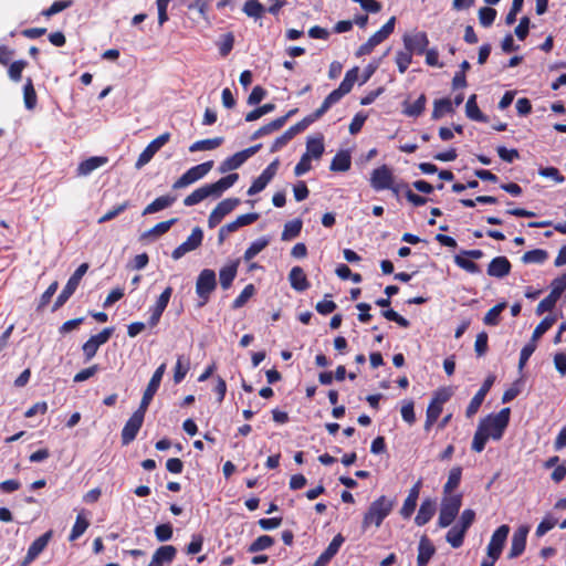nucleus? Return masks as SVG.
Wrapping results in <instances>:
<instances>
[{"mask_svg": "<svg viewBox=\"0 0 566 566\" xmlns=\"http://www.w3.org/2000/svg\"><path fill=\"white\" fill-rule=\"evenodd\" d=\"M395 505V501L385 495L373 501L364 515L363 530H367L370 525L379 527L384 520L390 514Z\"/></svg>", "mask_w": 566, "mask_h": 566, "instance_id": "1", "label": "nucleus"}, {"mask_svg": "<svg viewBox=\"0 0 566 566\" xmlns=\"http://www.w3.org/2000/svg\"><path fill=\"white\" fill-rule=\"evenodd\" d=\"M511 409L509 407L501 409L495 415H489L480 420L479 426L483 428L493 440H500L510 422Z\"/></svg>", "mask_w": 566, "mask_h": 566, "instance_id": "2", "label": "nucleus"}, {"mask_svg": "<svg viewBox=\"0 0 566 566\" xmlns=\"http://www.w3.org/2000/svg\"><path fill=\"white\" fill-rule=\"evenodd\" d=\"M462 493L446 494L442 493V500L438 517V526L446 528L450 526L458 516L462 506Z\"/></svg>", "mask_w": 566, "mask_h": 566, "instance_id": "3", "label": "nucleus"}, {"mask_svg": "<svg viewBox=\"0 0 566 566\" xmlns=\"http://www.w3.org/2000/svg\"><path fill=\"white\" fill-rule=\"evenodd\" d=\"M370 187L376 191L390 190L398 195L401 190L402 184H395V176L392 168L388 165H381L375 168L370 174Z\"/></svg>", "mask_w": 566, "mask_h": 566, "instance_id": "4", "label": "nucleus"}, {"mask_svg": "<svg viewBox=\"0 0 566 566\" xmlns=\"http://www.w3.org/2000/svg\"><path fill=\"white\" fill-rule=\"evenodd\" d=\"M88 270V263H82L71 275L69 281L66 282L65 286L61 291V293L57 295L53 306L52 312H56L59 308H61L69 298L74 294L77 286L80 285V282L82 277L85 275V273Z\"/></svg>", "mask_w": 566, "mask_h": 566, "instance_id": "5", "label": "nucleus"}, {"mask_svg": "<svg viewBox=\"0 0 566 566\" xmlns=\"http://www.w3.org/2000/svg\"><path fill=\"white\" fill-rule=\"evenodd\" d=\"M358 72H359V69L358 66H355L350 70H348L343 78V81L340 82L339 86L332 91L326 97L325 99L323 101L325 103V105L331 108L334 104L338 103L343 96H345L346 94H348L355 82L357 81L358 78Z\"/></svg>", "mask_w": 566, "mask_h": 566, "instance_id": "6", "label": "nucleus"}, {"mask_svg": "<svg viewBox=\"0 0 566 566\" xmlns=\"http://www.w3.org/2000/svg\"><path fill=\"white\" fill-rule=\"evenodd\" d=\"M217 287L216 273L213 270H202L197 279L196 293L201 300L199 306H203L210 298L211 293Z\"/></svg>", "mask_w": 566, "mask_h": 566, "instance_id": "7", "label": "nucleus"}, {"mask_svg": "<svg viewBox=\"0 0 566 566\" xmlns=\"http://www.w3.org/2000/svg\"><path fill=\"white\" fill-rule=\"evenodd\" d=\"M146 411V409H142L140 407H138L137 410H135L130 418L126 421L120 433L123 446H128L136 439L144 423Z\"/></svg>", "mask_w": 566, "mask_h": 566, "instance_id": "8", "label": "nucleus"}, {"mask_svg": "<svg viewBox=\"0 0 566 566\" xmlns=\"http://www.w3.org/2000/svg\"><path fill=\"white\" fill-rule=\"evenodd\" d=\"M213 167V161L208 160L197 166L189 168L181 177H179L172 185L174 189L185 188L197 180L203 178Z\"/></svg>", "mask_w": 566, "mask_h": 566, "instance_id": "9", "label": "nucleus"}, {"mask_svg": "<svg viewBox=\"0 0 566 566\" xmlns=\"http://www.w3.org/2000/svg\"><path fill=\"white\" fill-rule=\"evenodd\" d=\"M240 205L239 198H227L220 201L216 208L210 212L208 218V227L210 229L216 228L222 219L232 212Z\"/></svg>", "mask_w": 566, "mask_h": 566, "instance_id": "10", "label": "nucleus"}, {"mask_svg": "<svg viewBox=\"0 0 566 566\" xmlns=\"http://www.w3.org/2000/svg\"><path fill=\"white\" fill-rule=\"evenodd\" d=\"M165 371H166V364L163 363L161 365H159L157 367V369L153 374V376L143 394V397H142V400L139 403V407L142 409H146V410L148 409V406L150 405L154 396L156 395V392L160 386V382H161Z\"/></svg>", "mask_w": 566, "mask_h": 566, "instance_id": "11", "label": "nucleus"}, {"mask_svg": "<svg viewBox=\"0 0 566 566\" xmlns=\"http://www.w3.org/2000/svg\"><path fill=\"white\" fill-rule=\"evenodd\" d=\"M172 287L171 286H167L163 292L161 294L159 295V297L157 298L156 303L154 306H151L149 308V312H150V316L148 318V326L149 327H155L158 325L159 321H160V317L163 315V313L165 312L169 301H170V297L172 295Z\"/></svg>", "mask_w": 566, "mask_h": 566, "instance_id": "12", "label": "nucleus"}, {"mask_svg": "<svg viewBox=\"0 0 566 566\" xmlns=\"http://www.w3.org/2000/svg\"><path fill=\"white\" fill-rule=\"evenodd\" d=\"M510 533V526L503 524L499 526L492 534L490 543L486 548L488 555L501 557L504 544Z\"/></svg>", "mask_w": 566, "mask_h": 566, "instance_id": "13", "label": "nucleus"}, {"mask_svg": "<svg viewBox=\"0 0 566 566\" xmlns=\"http://www.w3.org/2000/svg\"><path fill=\"white\" fill-rule=\"evenodd\" d=\"M53 532L50 530L34 539L28 548L27 555L20 566H28L32 563L48 546Z\"/></svg>", "mask_w": 566, "mask_h": 566, "instance_id": "14", "label": "nucleus"}, {"mask_svg": "<svg viewBox=\"0 0 566 566\" xmlns=\"http://www.w3.org/2000/svg\"><path fill=\"white\" fill-rule=\"evenodd\" d=\"M530 532L528 526L521 525L513 534L511 541V548L507 557L510 559L516 558L523 554L526 546V538Z\"/></svg>", "mask_w": 566, "mask_h": 566, "instance_id": "15", "label": "nucleus"}, {"mask_svg": "<svg viewBox=\"0 0 566 566\" xmlns=\"http://www.w3.org/2000/svg\"><path fill=\"white\" fill-rule=\"evenodd\" d=\"M239 179V175L233 172L226 177L220 178L218 181L213 184H207L203 187L207 198L210 196L220 197L223 191L232 187L237 180Z\"/></svg>", "mask_w": 566, "mask_h": 566, "instance_id": "16", "label": "nucleus"}, {"mask_svg": "<svg viewBox=\"0 0 566 566\" xmlns=\"http://www.w3.org/2000/svg\"><path fill=\"white\" fill-rule=\"evenodd\" d=\"M429 40L426 32H417L415 34L403 36L405 49L411 53L423 54L428 48Z\"/></svg>", "mask_w": 566, "mask_h": 566, "instance_id": "17", "label": "nucleus"}, {"mask_svg": "<svg viewBox=\"0 0 566 566\" xmlns=\"http://www.w3.org/2000/svg\"><path fill=\"white\" fill-rule=\"evenodd\" d=\"M512 264L506 256H495L488 265V275L496 279H503L510 274Z\"/></svg>", "mask_w": 566, "mask_h": 566, "instance_id": "18", "label": "nucleus"}, {"mask_svg": "<svg viewBox=\"0 0 566 566\" xmlns=\"http://www.w3.org/2000/svg\"><path fill=\"white\" fill-rule=\"evenodd\" d=\"M345 537L339 533L334 536L327 548L318 556L312 566H327L332 558L338 553Z\"/></svg>", "mask_w": 566, "mask_h": 566, "instance_id": "19", "label": "nucleus"}, {"mask_svg": "<svg viewBox=\"0 0 566 566\" xmlns=\"http://www.w3.org/2000/svg\"><path fill=\"white\" fill-rule=\"evenodd\" d=\"M436 554V547L431 539L423 535L418 545L417 566L428 565L429 560Z\"/></svg>", "mask_w": 566, "mask_h": 566, "instance_id": "20", "label": "nucleus"}, {"mask_svg": "<svg viewBox=\"0 0 566 566\" xmlns=\"http://www.w3.org/2000/svg\"><path fill=\"white\" fill-rule=\"evenodd\" d=\"M436 513V501L432 499H424L420 507L418 510V513L415 517V523L418 526L426 525L434 515Z\"/></svg>", "mask_w": 566, "mask_h": 566, "instance_id": "21", "label": "nucleus"}, {"mask_svg": "<svg viewBox=\"0 0 566 566\" xmlns=\"http://www.w3.org/2000/svg\"><path fill=\"white\" fill-rule=\"evenodd\" d=\"M108 161L105 156H93L80 163L76 172L77 176H87Z\"/></svg>", "mask_w": 566, "mask_h": 566, "instance_id": "22", "label": "nucleus"}, {"mask_svg": "<svg viewBox=\"0 0 566 566\" xmlns=\"http://www.w3.org/2000/svg\"><path fill=\"white\" fill-rule=\"evenodd\" d=\"M289 281L291 286L297 291L303 292L310 287V282L301 266H294L290 271Z\"/></svg>", "mask_w": 566, "mask_h": 566, "instance_id": "23", "label": "nucleus"}, {"mask_svg": "<svg viewBox=\"0 0 566 566\" xmlns=\"http://www.w3.org/2000/svg\"><path fill=\"white\" fill-rule=\"evenodd\" d=\"M352 167V157L348 150H339L332 159L329 169L335 172L348 171Z\"/></svg>", "mask_w": 566, "mask_h": 566, "instance_id": "24", "label": "nucleus"}, {"mask_svg": "<svg viewBox=\"0 0 566 566\" xmlns=\"http://www.w3.org/2000/svg\"><path fill=\"white\" fill-rule=\"evenodd\" d=\"M239 262V260L232 261L220 270L219 277L223 290H228L232 285L237 276Z\"/></svg>", "mask_w": 566, "mask_h": 566, "instance_id": "25", "label": "nucleus"}, {"mask_svg": "<svg viewBox=\"0 0 566 566\" xmlns=\"http://www.w3.org/2000/svg\"><path fill=\"white\" fill-rule=\"evenodd\" d=\"M465 115L470 119L475 120V122H480V123L489 122V117L486 115H484L478 106L475 94L471 95L467 101Z\"/></svg>", "mask_w": 566, "mask_h": 566, "instance_id": "26", "label": "nucleus"}, {"mask_svg": "<svg viewBox=\"0 0 566 566\" xmlns=\"http://www.w3.org/2000/svg\"><path fill=\"white\" fill-rule=\"evenodd\" d=\"M324 136L318 134L316 137H308L306 140V151L311 158L319 159L324 154Z\"/></svg>", "mask_w": 566, "mask_h": 566, "instance_id": "27", "label": "nucleus"}, {"mask_svg": "<svg viewBox=\"0 0 566 566\" xmlns=\"http://www.w3.org/2000/svg\"><path fill=\"white\" fill-rule=\"evenodd\" d=\"M462 478V468L460 465L453 467L449 471L448 480L443 485L442 493L455 494L454 490L460 485Z\"/></svg>", "mask_w": 566, "mask_h": 566, "instance_id": "28", "label": "nucleus"}, {"mask_svg": "<svg viewBox=\"0 0 566 566\" xmlns=\"http://www.w3.org/2000/svg\"><path fill=\"white\" fill-rule=\"evenodd\" d=\"M454 108L452 105V101L450 98H439L433 102V111L431 114V118L433 120H438L442 118L446 114L453 113Z\"/></svg>", "mask_w": 566, "mask_h": 566, "instance_id": "29", "label": "nucleus"}, {"mask_svg": "<svg viewBox=\"0 0 566 566\" xmlns=\"http://www.w3.org/2000/svg\"><path fill=\"white\" fill-rule=\"evenodd\" d=\"M176 200L174 196H161L150 202L143 211V214H151L170 207Z\"/></svg>", "mask_w": 566, "mask_h": 566, "instance_id": "30", "label": "nucleus"}, {"mask_svg": "<svg viewBox=\"0 0 566 566\" xmlns=\"http://www.w3.org/2000/svg\"><path fill=\"white\" fill-rule=\"evenodd\" d=\"M176 222H177V218L161 221V222L157 223L156 226H154L148 231L144 232L142 234L140 239H147V238L156 239V238L167 233Z\"/></svg>", "mask_w": 566, "mask_h": 566, "instance_id": "31", "label": "nucleus"}, {"mask_svg": "<svg viewBox=\"0 0 566 566\" xmlns=\"http://www.w3.org/2000/svg\"><path fill=\"white\" fill-rule=\"evenodd\" d=\"M224 142L223 137H214L208 139L197 140L190 145L189 150L191 153L202 151V150H212L221 146Z\"/></svg>", "mask_w": 566, "mask_h": 566, "instance_id": "32", "label": "nucleus"}, {"mask_svg": "<svg viewBox=\"0 0 566 566\" xmlns=\"http://www.w3.org/2000/svg\"><path fill=\"white\" fill-rule=\"evenodd\" d=\"M467 531L459 525H453L446 534V541L453 548H459L463 545Z\"/></svg>", "mask_w": 566, "mask_h": 566, "instance_id": "33", "label": "nucleus"}, {"mask_svg": "<svg viewBox=\"0 0 566 566\" xmlns=\"http://www.w3.org/2000/svg\"><path fill=\"white\" fill-rule=\"evenodd\" d=\"M270 243V239L268 237L259 238L253 241L250 247L245 250L243 254V260L245 262L252 261L254 256H256L262 250H264Z\"/></svg>", "mask_w": 566, "mask_h": 566, "instance_id": "34", "label": "nucleus"}, {"mask_svg": "<svg viewBox=\"0 0 566 566\" xmlns=\"http://www.w3.org/2000/svg\"><path fill=\"white\" fill-rule=\"evenodd\" d=\"M23 101L25 108L29 111L34 109L38 102L36 92L31 77H28L23 86Z\"/></svg>", "mask_w": 566, "mask_h": 566, "instance_id": "35", "label": "nucleus"}, {"mask_svg": "<svg viewBox=\"0 0 566 566\" xmlns=\"http://www.w3.org/2000/svg\"><path fill=\"white\" fill-rule=\"evenodd\" d=\"M548 259V252L544 249L526 251L522 256L524 264H543Z\"/></svg>", "mask_w": 566, "mask_h": 566, "instance_id": "36", "label": "nucleus"}, {"mask_svg": "<svg viewBox=\"0 0 566 566\" xmlns=\"http://www.w3.org/2000/svg\"><path fill=\"white\" fill-rule=\"evenodd\" d=\"M426 104L427 97L421 94L413 103L405 105L403 113L410 117H418L424 112Z\"/></svg>", "mask_w": 566, "mask_h": 566, "instance_id": "37", "label": "nucleus"}, {"mask_svg": "<svg viewBox=\"0 0 566 566\" xmlns=\"http://www.w3.org/2000/svg\"><path fill=\"white\" fill-rule=\"evenodd\" d=\"M88 526L90 522L87 521V518L83 515V513H78L75 523L71 530V533L69 535V541L73 542L85 533Z\"/></svg>", "mask_w": 566, "mask_h": 566, "instance_id": "38", "label": "nucleus"}, {"mask_svg": "<svg viewBox=\"0 0 566 566\" xmlns=\"http://www.w3.org/2000/svg\"><path fill=\"white\" fill-rule=\"evenodd\" d=\"M329 108L323 102L322 105L312 114L305 116L303 119L296 123L298 130L304 132L311 124L321 118Z\"/></svg>", "mask_w": 566, "mask_h": 566, "instance_id": "39", "label": "nucleus"}, {"mask_svg": "<svg viewBox=\"0 0 566 566\" xmlns=\"http://www.w3.org/2000/svg\"><path fill=\"white\" fill-rule=\"evenodd\" d=\"M190 369L189 359L184 356H178L175 368H174V381L180 384Z\"/></svg>", "mask_w": 566, "mask_h": 566, "instance_id": "40", "label": "nucleus"}, {"mask_svg": "<svg viewBox=\"0 0 566 566\" xmlns=\"http://www.w3.org/2000/svg\"><path fill=\"white\" fill-rule=\"evenodd\" d=\"M384 41L385 39L378 32H375L365 43L358 48L356 55L363 56L370 54L374 49Z\"/></svg>", "mask_w": 566, "mask_h": 566, "instance_id": "41", "label": "nucleus"}, {"mask_svg": "<svg viewBox=\"0 0 566 566\" xmlns=\"http://www.w3.org/2000/svg\"><path fill=\"white\" fill-rule=\"evenodd\" d=\"M506 307V303L505 302H502V303H499L496 305H494L492 308H490L484 318H483V323L488 326H496L499 325L500 323V316H501V313L504 311V308Z\"/></svg>", "mask_w": 566, "mask_h": 566, "instance_id": "42", "label": "nucleus"}, {"mask_svg": "<svg viewBox=\"0 0 566 566\" xmlns=\"http://www.w3.org/2000/svg\"><path fill=\"white\" fill-rule=\"evenodd\" d=\"M556 319L557 318L555 315L545 316L533 331L532 340L536 342L538 338H541L548 329L553 327V325L556 323Z\"/></svg>", "mask_w": 566, "mask_h": 566, "instance_id": "43", "label": "nucleus"}, {"mask_svg": "<svg viewBox=\"0 0 566 566\" xmlns=\"http://www.w3.org/2000/svg\"><path fill=\"white\" fill-rule=\"evenodd\" d=\"M243 12L248 17L259 19L265 12V8L259 0H247L243 4Z\"/></svg>", "mask_w": 566, "mask_h": 566, "instance_id": "44", "label": "nucleus"}, {"mask_svg": "<svg viewBox=\"0 0 566 566\" xmlns=\"http://www.w3.org/2000/svg\"><path fill=\"white\" fill-rule=\"evenodd\" d=\"M177 555V549L172 545H164L157 548L154 553V556L160 560L161 564L164 563H171Z\"/></svg>", "mask_w": 566, "mask_h": 566, "instance_id": "45", "label": "nucleus"}, {"mask_svg": "<svg viewBox=\"0 0 566 566\" xmlns=\"http://www.w3.org/2000/svg\"><path fill=\"white\" fill-rule=\"evenodd\" d=\"M73 6V0H57L54 1L48 9L41 11V15L51 18L54 14L62 12Z\"/></svg>", "mask_w": 566, "mask_h": 566, "instance_id": "46", "label": "nucleus"}, {"mask_svg": "<svg viewBox=\"0 0 566 566\" xmlns=\"http://www.w3.org/2000/svg\"><path fill=\"white\" fill-rule=\"evenodd\" d=\"M255 293V287L253 284H248L242 291L241 293L234 298V301L232 302V308L233 310H238V308H241L242 306H244L248 301L254 295Z\"/></svg>", "mask_w": 566, "mask_h": 566, "instance_id": "47", "label": "nucleus"}, {"mask_svg": "<svg viewBox=\"0 0 566 566\" xmlns=\"http://www.w3.org/2000/svg\"><path fill=\"white\" fill-rule=\"evenodd\" d=\"M274 544V538L270 535H261L248 547L249 553H256L270 548Z\"/></svg>", "mask_w": 566, "mask_h": 566, "instance_id": "48", "label": "nucleus"}, {"mask_svg": "<svg viewBox=\"0 0 566 566\" xmlns=\"http://www.w3.org/2000/svg\"><path fill=\"white\" fill-rule=\"evenodd\" d=\"M203 240V232L201 228L196 227L192 229L191 234L187 238L185 242H182L184 245L188 249V251H193L197 248H199Z\"/></svg>", "mask_w": 566, "mask_h": 566, "instance_id": "49", "label": "nucleus"}, {"mask_svg": "<svg viewBox=\"0 0 566 566\" xmlns=\"http://www.w3.org/2000/svg\"><path fill=\"white\" fill-rule=\"evenodd\" d=\"M558 523V520L554 517L552 514H546L541 523L536 527L535 535L537 537L544 536L547 532L553 530Z\"/></svg>", "mask_w": 566, "mask_h": 566, "instance_id": "50", "label": "nucleus"}, {"mask_svg": "<svg viewBox=\"0 0 566 566\" xmlns=\"http://www.w3.org/2000/svg\"><path fill=\"white\" fill-rule=\"evenodd\" d=\"M302 226L303 223L298 219L285 223L284 230L282 232V240H291L293 238H296L302 230Z\"/></svg>", "mask_w": 566, "mask_h": 566, "instance_id": "51", "label": "nucleus"}, {"mask_svg": "<svg viewBox=\"0 0 566 566\" xmlns=\"http://www.w3.org/2000/svg\"><path fill=\"white\" fill-rule=\"evenodd\" d=\"M234 45V35L232 32H228L222 35L218 42V49L221 56L226 57L230 54Z\"/></svg>", "mask_w": 566, "mask_h": 566, "instance_id": "52", "label": "nucleus"}, {"mask_svg": "<svg viewBox=\"0 0 566 566\" xmlns=\"http://www.w3.org/2000/svg\"><path fill=\"white\" fill-rule=\"evenodd\" d=\"M28 62L24 60H18L12 62L8 69V75L13 82H20L22 78V72L27 67Z\"/></svg>", "mask_w": 566, "mask_h": 566, "instance_id": "53", "label": "nucleus"}, {"mask_svg": "<svg viewBox=\"0 0 566 566\" xmlns=\"http://www.w3.org/2000/svg\"><path fill=\"white\" fill-rule=\"evenodd\" d=\"M57 287H59V283H57V281H54L43 292V294L41 295V297L39 300L38 306H36L38 312H41L46 307V305L51 302L52 296L56 293Z\"/></svg>", "mask_w": 566, "mask_h": 566, "instance_id": "54", "label": "nucleus"}, {"mask_svg": "<svg viewBox=\"0 0 566 566\" xmlns=\"http://www.w3.org/2000/svg\"><path fill=\"white\" fill-rule=\"evenodd\" d=\"M454 263L469 273H479L480 266L462 253L454 256Z\"/></svg>", "mask_w": 566, "mask_h": 566, "instance_id": "55", "label": "nucleus"}, {"mask_svg": "<svg viewBox=\"0 0 566 566\" xmlns=\"http://www.w3.org/2000/svg\"><path fill=\"white\" fill-rule=\"evenodd\" d=\"M489 438L491 437L484 432L483 428L478 427L472 441V450L478 453L482 452Z\"/></svg>", "mask_w": 566, "mask_h": 566, "instance_id": "56", "label": "nucleus"}, {"mask_svg": "<svg viewBox=\"0 0 566 566\" xmlns=\"http://www.w3.org/2000/svg\"><path fill=\"white\" fill-rule=\"evenodd\" d=\"M244 159L242 156L239 155V151L234 155L228 157L226 160L222 161L220 166V171L226 172L228 170H234L238 169L240 166L244 164Z\"/></svg>", "mask_w": 566, "mask_h": 566, "instance_id": "57", "label": "nucleus"}, {"mask_svg": "<svg viewBox=\"0 0 566 566\" xmlns=\"http://www.w3.org/2000/svg\"><path fill=\"white\" fill-rule=\"evenodd\" d=\"M412 62V53L405 49L396 54V64L400 73H405Z\"/></svg>", "mask_w": 566, "mask_h": 566, "instance_id": "58", "label": "nucleus"}, {"mask_svg": "<svg viewBox=\"0 0 566 566\" xmlns=\"http://www.w3.org/2000/svg\"><path fill=\"white\" fill-rule=\"evenodd\" d=\"M496 18V10L491 7H483L479 10V20L481 25L488 28L492 25Z\"/></svg>", "mask_w": 566, "mask_h": 566, "instance_id": "59", "label": "nucleus"}, {"mask_svg": "<svg viewBox=\"0 0 566 566\" xmlns=\"http://www.w3.org/2000/svg\"><path fill=\"white\" fill-rule=\"evenodd\" d=\"M381 315L386 319H388L390 322H395L400 327L408 328L410 326V322L407 318H405L403 316H401L400 314H398L396 311H394L391 308L382 310Z\"/></svg>", "mask_w": 566, "mask_h": 566, "instance_id": "60", "label": "nucleus"}, {"mask_svg": "<svg viewBox=\"0 0 566 566\" xmlns=\"http://www.w3.org/2000/svg\"><path fill=\"white\" fill-rule=\"evenodd\" d=\"M174 528L170 523L159 524L155 527V536L159 542H167L172 537Z\"/></svg>", "mask_w": 566, "mask_h": 566, "instance_id": "61", "label": "nucleus"}, {"mask_svg": "<svg viewBox=\"0 0 566 566\" xmlns=\"http://www.w3.org/2000/svg\"><path fill=\"white\" fill-rule=\"evenodd\" d=\"M536 349V343L534 340H530L521 350L520 359H518V368L522 370L527 364L530 357Z\"/></svg>", "mask_w": 566, "mask_h": 566, "instance_id": "62", "label": "nucleus"}, {"mask_svg": "<svg viewBox=\"0 0 566 566\" xmlns=\"http://www.w3.org/2000/svg\"><path fill=\"white\" fill-rule=\"evenodd\" d=\"M489 336L486 332H481L476 335V339L474 343V350L478 357H482L486 354L489 349L488 345Z\"/></svg>", "mask_w": 566, "mask_h": 566, "instance_id": "63", "label": "nucleus"}, {"mask_svg": "<svg viewBox=\"0 0 566 566\" xmlns=\"http://www.w3.org/2000/svg\"><path fill=\"white\" fill-rule=\"evenodd\" d=\"M474 521H475V512L472 509H465L461 513L457 525H459L460 527H462L463 530H465L468 532V530L472 526Z\"/></svg>", "mask_w": 566, "mask_h": 566, "instance_id": "64", "label": "nucleus"}]
</instances>
